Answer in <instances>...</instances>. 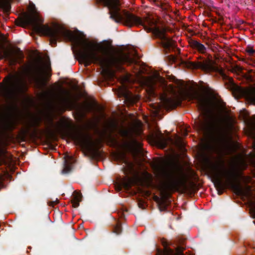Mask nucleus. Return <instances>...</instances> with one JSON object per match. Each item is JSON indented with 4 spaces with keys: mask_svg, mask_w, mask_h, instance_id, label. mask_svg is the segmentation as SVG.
<instances>
[{
    "mask_svg": "<svg viewBox=\"0 0 255 255\" xmlns=\"http://www.w3.org/2000/svg\"><path fill=\"white\" fill-rule=\"evenodd\" d=\"M221 166L214 164L213 166L214 170V177L216 183L222 189L228 187L237 192H241L240 177L242 176V173L240 170H244L248 167L247 163L242 160L241 162L240 167L235 166L232 170H223L224 163L222 160H220Z\"/></svg>",
    "mask_w": 255,
    "mask_h": 255,
    "instance_id": "obj_3",
    "label": "nucleus"
},
{
    "mask_svg": "<svg viewBox=\"0 0 255 255\" xmlns=\"http://www.w3.org/2000/svg\"><path fill=\"white\" fill-rule=\"evenodd\" d=\"M43 20L38 16H34L27 13H24L20 22L23 25H31L33 29L39 34L49 37L50 38V43L53 46L57 44V40L62 39L69 41L76 40L77 38L74 33L70 30L55 24L52 27L42 23Z\"/></svg>",
    "mask_w": 255,
    "mask_h": 255,
    "instance_id": "obj_2",
    "label": "nucleus"
},
{
    "mask_svg": "<svg viewBox=\"0 0 255 255\" xmlns=\"http://www.w3.org/2000/svg\"><path fill=\"white\" fill-rule=\"evenodd\" d=\"M247 79L251 82H254V78L253 76L251 74H248L246 76Z\"/></svg>",
    "mask_w": 255,
    "mask_h": 255,
    "instance_id": "obj_31",
    "label": "nucleus"
},
{
    "mask_svg": "<svg viewBox=\"0 0 255 255\" xmlns=\"http://www.w3.org/2000/svg\"><path fill=\"white\" fill-rule=\"evenodd\" d=\"M255 216H254V218H255V215L254 214Z\"/></svg>",
    "mask_w": 255,
    "mask_h": 255,
    "instance_id": "obj_42",
    "label": "nucleus"
},
{
    "mask_svg": "<svg viewBox=\"0 0 255 255\" xmlns=\"http://www.w3.org/2000/svg\"><path fill=\"white\" fill-rule=\"evenodd\" d=\"M0 8L8 12L11 9L10 0H0Z\"/></svg>",
    "mask_w": 255,
    "mask_h": 255,
    "instance_id": "obj_22",
    "label": "nucleus"
},
{
    "mask_svg": "<svg viewBox=\"0 0 255 255\" xmlns=\"http://www.w3.org/2000/svg\"><path fill=\"white\" fill-rule=\"evenodd\" d=\"M252 210H253V211L254 213V214H255V205L254 206V207H253V208H252Z\"/></svg>",
    "mask_w": 255,
    "mask_h": 255,
    "instance_id": "obj_37",
    "label": "nucleus"
},
{
    "mask_svg": "<svg viewBox=\"0 0 255 255\" xmlns=\"http://www.w3.org/2000/svg\"><path fill=\"white\" fill-rule=\"evenodd\" d=\"M75 195L73 199L71 200L72 206L74 208H77L79 206V203L82 201V195L80 193H77L76 191H74Z\"/></svg>",
    "mask_w": 255,
    "mask_h": 255,
    "instance_id": "obj_20",
    "label": "nucleus"
},
{
    "mask_svg": "<svg viewBox=\"0 0 255 255\" xmlns=\"http://www.w3.org/2000/svg\"><path fill=\"white\" fill-rule=\"evenodd\" d=\"M79 44L80 49L78 55L85 66H88L92 63L98 64L103 68L107 70L115 69L122 71L124 64H131L134 62L128 53L115 49L113 47H104L103 55H98L93 49V44L87 41H82Z\"/></svg>",
    "mask_w": 255,
    "mask_h": 255,
    "instance_id": "obj_1",
    "label": "nucleus"
},
{
    "mask_svg": "<svg viewBox=\"0 0 255 255\" xmlns=\"http://www.w3.org/2000/svg\"><path fill=\"white\" fill-rule=\"evenodd\" d=\"M60 102L62 105H67L70 102V99L68 97L62 98Z\"/></svg>",
    "mask_w": 255,
    "mask_h": 255,
    "instance_id": "obj_26",
    "label": "nucleus"
},
{
    "mask_svg": "<svg viewBox=\"0 0 255 255\" xmlns=\"http://www.w3.org/2000/svg\"><path fill=\"white\" fill-rule=\"evenodd\" d=\"M154 141L156 144L162 147H165L167 144V140H171L170 138H166L160 132L159 134L156 135L153 137Z\"/></svg>",
    "mask_w": 255,
    "mask_h": 255,
    "instance_id": "obj_15",
    "label": "nucleus"
},
{
    "mask_svg": "<svg viewBox=\"0 0 255 255\" xmlns=\"http://www.w3.org/2000/svg\"><path fill=\"white\" fill-rule=\"evenodd\" d=\"M35 80L39 86L42 87L46 85L44 78L43 77L42 71L41 69H37L36 71V75L35 77Z\"/></svg>",
    "mask_w": 255,
    "mask_h": 255,
    "instance_id": "obj_19",
    "label": "nucleus"
},
{
    "mask_svg": "<svg viewBox=\"0 0 255 255\" xmlns=\"http://www.w3.org/2000/svg\"><path fill=\"white\" fill-rule=\"evenodd\" d=\"M47 203L49 206L53 207L58 203V200L56 198L55 201H49Z\"/></svg>",
    "mask_w": 255,
    "mask_h": 255,
    "instance_id": "obj_28",
    "label": "nucleus"
},
{
    "mask_svg": "<svg viewBox=\"0 0 255 255\" xmlns=\"http://www.w3.org/2000/svg\"><path fill=\"white\" fill-rule=\"evenodd\" d=\"M178 253L177 254V255H185L182 252V251H180L179 249H177Z\"/></svg>",
    "mask_w": 255,
    "mask_h": 255,
    "instance_id": "obj_33",
    "label": "nucleus"
},
{
    "mask_svg": "<svg viewBox=\"0 0 255 255\" xmlns=\"http://www.w3.org/2000/svg\"><path fill=\"white\" fill-rule=\"evenodd\" d=\"M134 181L131 178L123 179L120 182V188L123 187L125 190L128 191L133 185Z\"/></svg>",
    "mask_w": 255,
    "mask_h": 255,
    "instance_id": "obj_17",
    "label": "nucleus"
},
{
    "mask_svg": "<svg viewBox=\"0 0 255 255\" xmlns=\"http://www.w3.org/2000/svg\"><path fill=\"white\" fill-rule=\"evenodd\" d=\"M16 51L17 52L16 57L14 56L13 53L12 52L6 51L4 53L5 58L8 59L11 63L13 64L17 62L18 59H22L24 57L23 54L19 48L17 47L16 48Z\"/></svg>",
    "mask_w": 255,
    "mask_h": 255,
    "instance_id": "obj_9",
    "label": "nucleus"
},
{
    "mask_svg": "<svg viewBox=\"0 0 255 255\" xmlns=\"http://www.w3.org/2000/svg\"><path fill=\"white\" fill-rule=\"evenodd\" d=\"M80 145L85 148H88L92 143V138L89 134H81L77 137Z\"/></svg>",
    "mask_w": 255,
    "mask_h": 255,
    "instance_id": "obj_10",
    "label": "nucleus"
},
{
    "mask_svg": "<svg viewBox=\"0 0 255 255\" xmlns=\"http://www.w3.org/2000/svg\"><path fill=\"white\" fill-rule=\"evenodd\" d=\"M122 232V227L121 224L118 223L114 228L113 232L117 235H120Z\"/></svg>",
    "mask_w": 255,
    "mask_h": 255,
    "instance_id": "obj_23",
    "label": "nucleus"
},
{
    "mask_svg": "<svg viewBox=\"0 0 255 255\" xmlns=\"http://www.w3.org/2000/svg\"><path fill=\"white\" fill-rule=\"evenodd\" d=\"M66 94H67V95H69V93H68V92H66Z\"/></svg>",
    "mask_w": 255,
    "mask_h": 255,
    "instance_id": "obj_41",
    "label": "nucleus"
},
{
    "mask_svg": "<svg viewBox=\"0 0 255 255\" xmlns=\"http://www.w3.org/2000/svg\"><path fill=\"white\" fill-rule=\"evenodd\" d=\"M16 85L14 84V85H13V87L11 88V89L9 90V94L10 95H11L13 94L15 89L16 88Z\"/></svg>",
    "mask_w": 255,
    "mask_h": 255,
    "instance_id": "obj_30",
    "label": "nucleus"
},
{
    "mask_svg": "<svg viewBox=\"0 0 255 255\" xmlns=\"http://www.w3.org/2000/svg\"><path fill=\"white\" fill-rule=\"evenodd\" d=\"M123 97L124 102L129 105H133L138 100V98L136 96L128 90L124 91Z\"/></svg>",
    "mask_w": 255,
    "mask_h": 255,
    "instance_id": "obj_12",
    "label": "nucleus"
},
{
    "mask_svg": "<svg viewBox=\"0 0 255 255\" xmlns=\"http://www.w3.org/2000/svg\"><path fill=\"white\" fill-rule=\"evenodd\" d=\"M245 51L248 53V55L250 56H253L255 54V50L250 45H248L246 47Z\"/></svg>",
    "mask_w": 255,
    "mask_h": 255,
    "instance_id": "obj_25",
    "label": "nucleus"
},
{
    "mask_svg": "<svg viewBox=\"0 0 255 255\" xmlns=\"http://www.w3.org/2000/svg\"><path fill=\"white\" fill-rule=\"evenodd\" d=\"M154 200L158 204V209L160 212L167 210V204L165 201L159 199L157 196H155Z\"/></svg>",
    "mask_w": 255,
    "mask_h": 255,
    "instance_id": "obj_21",
    "label": "nucleus"
},
{
    "mask_svg": "<svg viewBox=\"0 0 255 255\" xmlns=\"http://www.w3.org/2000/svg\"><path fill=\"white\" fill-rule=\"evenodd\" d=\"M248 74H251V73H254L255 75V70L253 69H250L248 70Z\"/></svg>",
    "mask_w": 255,
    "mask_h": 255,
    "instance_id": "obj_34",
    "label": "nucleus"
},
{
    "mask_svg": "<svg viewBox=\"0 0 255 255\" xmlns=\"http://www.w3.org/2000/svg\"><path fill=\"white\" fill-rule=\"evenodd\" d=\"M218 192H219V194H222V193H223V191H221V192H220V191H218Z\"/></svg>",
    "mask_w": 255,
    "mask_h": 255,
    "instance_id": "obj_39",
    "label": "nucleus"
},
{
    "mask_svg": "<svg viewBox=\"0 0 255 255\" xmlns=\"http://www.w3.org/2000/svg\"><path fill=\"white\" fill-rule=\"evenodd\" d=\"M204 149L209 153H212L214 149V146L210 143H206L204 145Z\"/></svg>",
    "mask_w": 255,
    "mask_h": 255,
    "instance_id": "obj_24",
    "label": "nucleus"
},
{
    "mask_svg": "<svg viewBox=\"0 0 255 255\" xmlns=\"http://www.w3.org/2000/svg\"><path fill=\"white\" fill-rule=\"evenodd\" d=\"M197 67L206 72L210 71L213 69L211 62L207 60L199 62L197 63Z\"/></svg>",
    "mask_w": 255,
    "mask_h": 255,
    "instance_id": "obj_18",
    "label": "nucleus"
},
{
    "mask_svg": "<svg viewBox=\"0 0 255 255\" xmlns=\"http://www.w3.org/2000/svg\"><path fill=\"white\" fill-rule=\"evenodd\" d=\"M229 83L228 88L235 98H244L248 104L255 106V87H242L236 84L232 78H229Z\"/></svg>",
    "mask_w": 255,
    "mask_h": 255,
    "instance_id": "obj_6",
    "label": "nucleus"
},
{
    "mask_svg": "<svg viewBox=\"0 0 255 255\" xmlns=\"http://www.w3.org/2000/svg\"><path fill=\"white\" fill-rule=\"evenodd\" d=\"M30 132V128H27L23 129L22 131V134L24 137H25L27 135L29 134Z\"/></svg>",
    "mask_w": 255,
    "mask_h": 255,
    "instance_id": "obj_27",
    "label": "nucleus"
},
{
    "mask_svg": "<svg viewBox=\"0 0 255 255\" xmlns=\"http://www.w3.org/2000/svg\"><path fill=\"white\" fill-rule=\"evenodd\" d=\"M102 3L109 9L110 18L117 22H121L124 25L131 27L134 25H143L140 17L129 11H125L123 14L120 13L121 0H96Z\"/></svg>",
    "mask_w": 255,
    "mask_h": 255,
    "instance_id": "obj_4",
    "label": "nucleus"
},
{
    "mask_svg": "<svg viewBox=\"0 0 255 255\" xmlns=\"http://www.w3.org/2000/svg\"><path fill=\"white\" fill-rule=\"evenodd\" d=\"M190 44L192 48L201 54H205L207 52V48L198 41L192 40Z\"/></svg>",
    "mask_w": 255,
    "mask_h": 255,
    "instance_id": "obj_14",
    "label": "nucleus"
},
{
    "mask_svg": "<svg viewBox=\"0 0 255 255\" xmlns=\"http://www.w3.org/2000/svg\"><path fill=\"white\" fill-rule=\"evenodd\" d=\"M157 79L162 84L166 85V81L165 79L159 75H157Z\"/></svg>",
    "mask_w": 255,
    "mask_h": 255,
    "instance_id": "obj_29",
    "label": "nucleus"
},
{
    "mask_svg": "<svg viewBox=\"0 0 255 255\" xmlns=\"http://www.w3.org/2000/svg\"><path fill=\"white\" fill-rule=\"evenodd\" d=\"M189 97L190 100H195L197 101L198 108L200 111L202 112L206 111L207 109V103L203 97L197 92L191 94Z\"/></svg>",
    "mask_w": 255,
    "mask_h": 255,
    "instance_id": "obj_8",
    "label": "nucleus"
},
{
    "mask_svg": "<svg viewBox=\"0 0 255 255\" xmlns=\"http://www.w3.org/2000/svg\"><path fill=\"white\" fill-rule=\"evenodd\" d=\"M198 129L204 133H207L210 129V124L205 118L203 120H199L197 122Z\"/></svg>",
    "mask_w": 255,
    "mask_h": 255,
    "instance_id": "obj_11",
    "label": "nucleus"
},
{
    "mask_svg": "<svg viewBox=\"0 0 255 255\" xmlns=\"http://www.w3.org/2000/svg\"><path fill=\"white\" fill-rule=\"evenodd\" d=\"M160 255H173L171 250H170L169 252L166 253H161Z\"/></svg>",
    "mask_w": 255,
    "mask_h": 255,
    "instance_id": "obj_32",
    "label": "nucleus"
},
{
    "mask_svg": "<svg viewBox=\"0 0 255 255\" xmlns=\"http://www.w3.org/2000/svg\"><path fill=\"white\" fill-rule=\"evenodd\" d=\"M15 128L14 124L11 121H6L2 124L0 123V133L5 134L12 131Z\"/></svg>",
    "mask_w": 255,
    "mask_h": 255,
    "instance_id": "obj_13",
    "label": "nucleus"
},
{
    "mask_svg": "<svg viewBox=\"0 0 255 255\" xmlns=\"http://www.w3.org/2000/svg\"><path fill=\"white\" fill-rule=\"evenodd\" d=\"M163 245L165 247H167L168 246V244L165 242H163Z\"/></svg>",
    "mask_w": 255,
    "mask_h": 255,
    "instance_id": "obj_36",
    "label": "nucleus"
},
{
    "mask_svg": "<svg viewBox=\"0 0 255 255\" xmlns=\"http://www.w3.org/2000/svg\"><path fill=\"white\" fill-rule=\"evenodd\" d=\"M38 123L37 122H35V123H32L31 124V127H35L36 126H38Z\"/></svg>",
    "mask_w": 255,
    "mask_h": 255,
    "instance_id": "obj_35",
    "label": "nucleus"
},
{
    "mask_svg": "<svg viewBox=\"0 0 255 255\" xmlns=\"http://www.w3.org/2000/svg\"><path fill=\"white\" fill-rule=\"evenodd\" d=\"M49 132L51 134H52V131H51V129H49Z\"/></svg>",
    "mask_w": 255,
    "mask_h": 255,
    "instance_id": "obj_38",
    "label": "nucleus"
},
{
    "mask_svg": "<svg viewBox=\"0 0 255 255\" xmlns=\"http://www.w3.org/2000/svg\"><path fill=\"white\" fill-rule=\"evenodd\" d=\"M145 29L148 32H152L156 38L160 40L161 45L166 49L170 50L174 46V42L171 39L166 37L164 31L157 27H150L144 26Z\"/></svg>",
    "mask_w": 255,
    "mask_h": 255,
    "instance_id": "obj_7",
    "label": "nucleus"
},
{
    "mask_svg": "<svg viewBox=\"0 0 255 255\" xmlns=\"http://www.w3.org/2000/svg\"><path fill=\"white\" fill-rule=\"evenodd\" d=\"M162 175L164 181L161 190L164 193L177 191L183 184L181 178L173 171L163 169Z\"/></svg>",
    "mask_w": 255,
    "mask_h": 255,
    "instance_id": "obj_5",
    "label": "nucleus"
},
{
    "mask_svg": "<svg viewBox=\"0 0 255 255\" xmlns=\"http://www.w3.org/2000/svg\"><path fill=\"white\" fill-rule=\"evenodd\" d=\"M74 163V159L72 156H67L64 160V167L62 172L63 174L68 173L72 169V165Z\"/></svg>",
    "mask_w": 255,
    "mask_h": 255,
    "instance_id": "obj_16",
    "label": "nucleus"
},
{
    "mask_svg": "<svg viewBox=\"0 0 255 255\" xmlns=\"http://www.w3.org/2000/svg\"><path fill=\"white\" fill-rule=\"evenodd\" d=\"M32 5H33V6L34 7V8H35V5H34L33 3H32Z\"/></svg>",
    "mask_w": 255,
    "mask_h": 255,
    "instance_id": "obj_40",
    "label": "nucleus"
}]
</instances>
